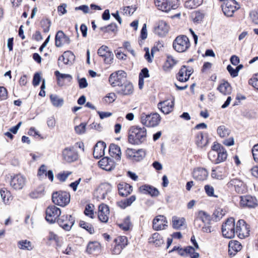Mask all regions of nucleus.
Listing matches in <instances>:
<instances>
[{"instance_id": "15", "label": "nucleus", "mask_w": 258, "mask_h": 258, "mask_svg": "<svg viewBox=\"0 0 258 258\" xmlns=\"http://www.w3.org/2000/svg\"><path fill=\"white\" fill-rule=\"evenodd\" d=\"M116 89V92L121 96H127L133 94L134 92V87L133 84L125 81L121 85L118 86Z\"/></svg>"}, {"instance_id": "22", "label": "nucleus", "mask_w": 258, "mask_h": 258, "mask_svg": "<svg viewBox=\"0 0 258 258\" xmlns=\"http://www.w3.org/2000/svg\"><path fill=\"white\" fill-rule=\"evenodd\" d=\"M240 198V204L242 207L254 208L257 205L255 198L250 196H241Z\"/></svg>"}, {"instance_id": "64", "label": "nucleus", "mask_w": 258, "mask_h": 258, "mask_svg": "<svg viewBox=\"0 0 258 258\" xmlns=\"http://www.w3.org/2000/svg\"><path fill=\"white\" fill-rule=\"evenodd\" d=\"M46 170L47 168L45 165H42L38 171L37 175L40 178H43L44 176H46Z\"/></svg>"}, {"instance_id": "62", "label": "nucleus", "mask_w": 258, "mask_h": 258, "mask_svg": "<svg viewBox=\"0 0 258 258\" xmlns=\"http://www.w3.org/2000/svg\"><path fill=\"white\" fill-rule=\"evenodd\" d=\"M72 174L71 171L63 172V173H59L57 174V178L61 181H64L70 175Z\"/></svg>"}, {"instance_id": "37", "label": "nucleus", "mask_w": 258, "mask_h": 258, "mask_svg": "<svg viewBox=\"0 0 258 258\" xmlns=\"http://www.w3.org/2000/svg\"><path fill=\"white\" fill-rule=\"evenodd\" d=\"M176 251L177 253L181 256H185L188 254L189 252H193V247L191 246H187L184 248L180 247L174 246L171 251Z\"/></svg>"}, {"instance_id": "7", "label": "nucleus", "mask_w": 258, "mask_h": 258, "mask_svg": "<svg viewBox=\"0 0 258 258\" xmlns=\"http://www.w3.org/2000/svg\"><path fill=\"white\" fill-rule=\"evenodd\" d=\"M126 74L122 70L112 73L109 78V82L112 87L119 86L125 80Z\"/></svg>"}, {"instance_id": "57", "label": "nucleus", "mask_w": 258, "mask_h": 258, "mask_svg": "<svg viewBox=\"0 0 258 258\" xmlns=\"http://www.w3.org/2000/svg\"><path fill=\"white\" fill-rule=\"evenodd\" d=\"M104 61L105 63L110 64L112 63L113 59V54L109 50L103 56Z\"/></svg>"}, {"instance_id": "61", "label": "nucleus", "mask_w": 258, "mask_h": 258, "mask_svg": "<svg viewBox=\"0 0 258 258\" xmlns=\"http://www.w3.org/2000/svg\"><path fill=\"white\" fill-rule=\"evenodd\" d=\"M131 225L130 218L128 217L125 219L123 223L119 224L120 227L125 231L130 229Z\"/></svg>"}, {"instance_id": "28", "label": "nucleus", "mask_w": 258, "mask_h": 258, "mask_svg": "<svg viewBox=\"0 0 258 258\" xmlns=\"http://www.w3.org/2000/svg\"><path fill=\"white\" fill-rule=\"evenodd\" d=\"M241 243L236 240L230 241L229 243V253L230 255H234L235 253L242 249Z\"/></svg>"}, {"instance_id": "25", "label": "nucleus", "mask_w": 258, "mask_h": 258, "mask_svg": "<svg viewBox=\"0 0 258 258\" xmlns=\"http://www.w3.org/2000/svg\"><path fill=\"white\" fill-rule=\"evenodd\" d=\"M75 59V55L71 51H65L62 55L58 58L59 61H62L65 64L72 63Z\"/></svg>"}, {"instance_id": "4", "label": "nucleus", "mask_w": 258, "mask_h": 258, "mask_svg": "<svg viewBox=\"0 0 258 258\" xmlns=\"http://www.w3.org/2000/svg\"><path fill=\"white\" fill-rule=\"evenodd\" d=\"M235 221L233 218H228L222 226L223 236L227 238L231 239L235 235Z\"/></svg>"}, {"instance_id": "26", "label": "nucleus", "mask_w": 258, "mask_h": 258, "mask_svg": "<svg viewBox=\"0 0 258 258\" xmlns=\"http://www.w3.org/2000/svg\"><path fill=\"white\" fill-rule=\"evenodd\" d=\"M228 187L234 186L235 191L238 193H242L244 190L243 183L238 179H233L228 183Z\"/></svg>"}, {"instance_id": "38", "label": "nucleus", "mask_w": 258, "mask_h": 258, "mask_svg": "<svg viewBox=\"0 0 258 258\" xmlns=\"http://www.w3.org/2000/svg\"><path fill=\"white\" fill-rule=\"evenodd\" d=\"M0 195L3 202L5 204L9 203L12 199L11 192L6 188L0 189Z\"/></svg>"}, {"instance_id": "20", "label": "nucleus", "mask_w": 258, "mask_h": 258, "mask_svg": "<svg viewBox=\"0 0 258 258\" xmlns=\"http://www.w3.org/2000/svg\"><path fill=\"white\" fill-rule=\"evenodd\" d=\"M192 73L191 69H188L185 66H183L176 76L177 79L181 82H185L188 80Z\"/></svg>"}, {"instance_id": "30", "label": "nucleus", "mask_w": 258, "mask_h": 258, "mask_svg": "<svg viewBox=\"0 0 258 258\" xmlns=\"http://www.w3.org/2000/svg\"><path fill=\"white\" fill-rule=\"evenodd\" d=\"M173 99L172 97L162 101V113L168 114L171 112L173 109Z\"/></svg>"}, {"instance_id": "6", "label": "nucleus", "mask_w": 258, "mask_h": 258, "mask_svg": "<svg viewBox=\"0 0 258 258\" xmlns=\"http://www.w3.org/2000/svg\"><path fill=\"white\" fill-rule=\"evenodd\" d=\"M127 159L134 162L142 160L146 156L145 151L142 149L136 150L132 148H127L125 152Z\"/></svg>"}, {"instance_id": "9", "label": "nucleus", "mask_w": 258, "mask_h": 258, "mask_svg": "<svg viewBox=\"0 0 258 258\" xmlns=\"http://www.w3.org/2000/svg\"><path fill=\"white\" fill-rule=\"evenodd\" d=\"M249 227L243 220H239L236 224L235 234L239 238L243 239L249 235Z\"/></svg>"}, {"instance_id": "10", "label": "nucleus", "mask_w": 258, "mask_h": 258, "mask_svg": "<svg viewBox=\"0 0 258 258\" xmlns=\"http://www.w3.org/2000/svg\"><path fill=\"white\" fill-rule=\"evenodd\" d=\"M26 182V177L21 174H18L11 176L10 184L14 189L20 190L24 187Z\"/></svg>"}, {"instance_id": "51", "label": "nucleus", "mask_w": 258, "mask_h": 258, "mask_svg": "<svg viewBox=\"0 0 258 258\" xmlns=\"http://www.w3.org/2000/svg\"><path fill=\"white\" fill-rule=\"evenodd\" d=\"M204 15L200 12H195L192 14V18L195 23H200L204 18Z\"/></svg>"}, {"instance_id": "19", "label": "nucleus", "mask_w": 258, "mask_h": 258, "mask_svg": "<svg viewBox=\"0 0 258 258\" xmlns=\"http://www.w3.org/2000/svg\"><path fill=\"white\" fill-rule=\"evenodd\" d=\"M227 175L226 169L225 167L217 166L213 169L211 172L212 178L218 180H222Z\"/></svg>"}, {"instance_id": "50", "label": "nucleus", "mask_w": 258, "mask_h": 258, "mask_svg": "<svg viewBox=\"0 0 258 258\" xmlns=\"http://www.w3.org/2000/svg\"><path fill=\"white\" fill-rule=\"evenodd\" d=\"M79 225L81 227L86 229L90 234H92L94 232L93 227L88 223H87L84 221H80Z\"/></svg>"}, {"instance_id": "1", "label": "nucleus", "mask_w": 258, "mask_h": 258, "mask_svg": "<svg viewBox=\"0 0 258 258\" xmlns=\"http://www.w3.org/2000/svg\"><path fill=\"white\" fill-rule=\"evenodd\" d=\"M147 138V130L144 126L134 125L128 130V141L133 145H139L145 142Z\"/></svg>"}, {"instance_id": "5", "label": "nucleus", "mask_w": 258, "mask_h": 258, "mask_svg": "<svg viewBox=\"0 0 258 258\" xmlns=\"http://www.w3.org/2000/svg\"><path fill=\"white\" fill-rule=\"evenodd\" d=\"M160 121V116L158 113H151L146 114L145 113L142 114L141 122L148 127H154L157 126Z\"/></svg>"}, {"instance_id": "39", "label": "nucleus", "mask_w": 258, "mask_h": 258, "mask_svg": "<svg viewBox=\"0 0 258 258\" xmlns=\"http://www.w3.org/2000/svg\"><path fill=\"white\" fill-rule=\"evenodd\" d=\"M50 99L52 105L56 107H60L63 104V99L56 95L51 94Z\"/></svg>"}, {"instance_id": "8", "label": "nucleus", "mask_w": 258, "mask_h": 258, "mask_svg": "<svg viewBox=\"0 0 258 258\" xmlns=\"http://www.w3.org/2000/svg\"><path fill=\"white\" fill-rule=\"evenodd\" d=\"M45 213L46 220L50 223H53L60 215L61 211L59 208L54 205H51L47 208Z\"/></svg>"}, {"instance_id": "53", "label": "nucleus", "mask_w": 258, "mask_h": 258, "mask_svg": "<svg viewBox=\"0 0 258 258\" xmlns=\"http://www.w3.org/2000/svg\"><path fill=\"white\" fill-rule=\"evenodd\" d=\"M41 26L43 29L44 32H48L49 30V28L51 25V22L49 20L43 19L40 22Z\"/></svg>"}, {"instance_id": "47", "label": "nucleus", "mask_w": 258, "mask_h": 258, "mask_svg": "<svg viewBox=\"0 0 258 258\" xmlns=\"http://www.w3.org/2000/svg\"><path fill=\"white\" fill-rule=\"evenodd\" d=\"M203 3V0H188L185 3L186 7L189 9H194L200 6Z\"/></svg>"}, {"instance_id": "58", "label": "nucleus", "mask_w": 258, "mask_h": 258, "mask_svg": "<svg viewBox=\"0 0 258 258\" xmlns=\"http://www.w3.org/2000/svg\"><path fill=\"white\" fill-rule=\"evenodd\" d=\"M204 189L206 193L209 197H217V196L214 195V187L209 184L205 185Z\"/></svg>"}, {"instance_id": "18", "label": "nucleus", "mask_w": 258, "mask_h": 258, "mask_svg": "<svg viewBox=\"0 0 258 258\" xmlns=\"http://www.w3.org/2000/svg\"><path fill=\"white\" fill-rule=\"evenodd\" d=\"M209 173L204 168L197 167L192 171L193 178L198 181H204L208 177Z\"/></svg>"}, {"instance_id": "21", "label": "nucleus", "mask_w": 258, "mask_h": 258, "mask_svg": "<svg viewBox=\"0 0 258 258\" xmlns=\"http://www.w3.org/2000/svg\"><path fill=\"white\" fill-rule=\"evenodd\" d=\"M106 147V144L103 141L96 143L94 147L93 156L94 158L99 159L104 155V150Z\"/></svg>"}, {"instance_id": "13", "label": "nucleus", "mask_w": 258, "mask_h": 258, "mask_svg": "<svg viewBox=\"0 0 258 258\" xmlns=\"http://www.w3.org/2000/svg\"><path fill=\"white\" fill-rule=\"evenodd\" d=\"M62 156L64 160L69 163L75 161L78 158V153L73 147L65 148L62 151Z\"/></svg>"}, {"instance_id": "44", "label": "nucleus", "mask_w": 258, "mask_h": 258, "mask_svg": "<svg viewBox=\"0 0 258 258\" xmlns=\"http://www.w3.org/2000/svg\"><path fill=\"white\" fill-rule=\"evenodd\" d=\"M54 74L57 78V83L59 85H62V83H60L61 79H67L69 82L72 79V76L69 74H61L58 71H56Z\"/></svg>"}, {"instance_id": "49", "label": "nucleus", "mask_w": 258, "mask_h": 258, "mask_svg": "<svg viewBox=\"0 0 258 258\" xmlns=\"http://www.w3.org/2000/svg\"><path fill=\"white\" fill-rule=\"evenodd\" d=\"M227 157V153L226 150L222 147L219 152H218V164L224 161Z\"/></svg>"}, {"instance_id": "46", "label": "nucleus", "mask_w": 258, "mask_h": 258, "mask_svg": "<svg viewBox=\"0 0 258 258\" xmlns=\"http://www.w3.org/2000/svg\"><path fill=\"white\" fill-rule=\"evenodd\" d=\"M44 187L43 186L38 187L30 194V197L33 199L38 198L43 195Z\"/></svg>"}, {"instance_id": "14", "label": "nucleus", "mask_w": 258, "mask_h": 258, "mask_svg": "<svg viewBox=\"0 0 258 258\" xmlns=\"http://www.w3.org/2000/svg\"><path fill=\"white\" fill-rule=\"evenodd\" d=\"M210 222V216L204 211H200L195 219L194 225L197 228L202 226L201 223L205 224H209Z\"/></svg>"}, {"instance_id": "11", "label": "nucleus", "mask_w": 258, "mask_h": 258, "mask_svg": "<svg viewBox=\"0 0 258 258\" xmlns=\"http://www.w3.org/2000/svg\"><path fill=\"white\" fill-rule=\"evenodd\" d=\"M222 7L223 13L228 17L232 16L234 13L239 8L235 0H227Z\"/></svg>"}, {"instance_id": "55", "label": "nucleus", "mask_w": 258, "mask_h": 258, "mask_svg": "<svg viewBox=\"0 0 258 258\" xmlns=\"http://www.w3.org/2000/svg\"><path fill=\"white\" fill-rule=\"evenodd\" d=\"M86 123H81L80 125L75 127V131L77 134H83L86 132Z\"/></svg>"}, {"instance_id": "41", "label": "nucleus", "mask_w": 258, "mask_h": 258, "mask_svg": "<svg viewBox=\"0 0 258 258\" xmlns=\"http://www.w3.org/2000/svg\"><path fill=\"white\" fill-rule=\"evenodd\" d=\"M136 200L135 196H132L128 199H124L118 202V205L122 209L130 206Z\"/></svg>"}, {"instance_id": "40", "label": "nucleus", "mask_w": 258, "mask_h": 258, "mask_svg": "<svg viewBox=\"0 0 258 258\" xmlns=\"http://www.w3.org/2000/svg\"><path fill=\"white\" fill-rule=\"evenodd\" d=\"M218 135L221 138H227L230 134L231 131L226 126L222 125L219 126L217 130Z\"/></svg>"}, {"instance_id": "56", "label": "nucleus", "mask_w": 258, "mask_h": 258, "mask_svg": "<svg viewBox=\"0 0 258 258\" xmlns=\"http://www.w3.org/2000/svg\"><path fill=\"white\" fill-rule=\"evenodd\" d=\"M208 157L213 163L218 164V152L210 151L208 154Z\"/></svg>"}, {"instance_id": "29", "label": "nucleus", "mask_w": 258, "mask_h": 258, "mask_svg": "<svg viewBox=\"0 0 258 258\" xmlns=\"http://www.w3.org/2000/svg\"><path fill=\"white\" fill-rule=\"evenodd\" d=\"M109 152L112 157H114L117 160H120L121 152L120 148L118 146L114 144H111L109 146Z\"/></svg>"}, {"instance_id": "32", "label": "nucleus", "mask_w": 258, "mask_h": 258, "mask_svg": "<svg viewBox=\"0 0 258 258\" xmlns=\"http://www.w3.org/2000/svg\"><path fill=\"white\" fill-rule=\"evenodd\" d=\"M176 62L177 61L172 56H168L162 68L165 72H170Z\"/></svg>"}, {"instance_id": "33", "label": "nucleus", "mask_w": 258, "mask_h": 258, "mask_svg": "<svg viewBox=\"0 0 258 258\" xmlns=\"http://www.w3.org/2000/svg\"><path fill=\"white\" fill-rule=\"evenodd\" d=\"M218 90L224 95H229L231 92V87L229 83L227 81H223L218 86Z\"/></svg>"}, {"instance_id": "31", "label": "nucleus", "mask_w": 258, "mask_h": 258, "mask_svg": "<svg viewBox=\"0 0 258 258\" xmlns=\"http://www.w3.org/2000/svg\"><path fill=\"white\" fill-rule=\"evenodd\" d=\"M141 191L144 194H149L152 197L157 196L159 194L158 189L149 185H144L140 187Z\"/></svg>"}, {"instance_id": "16", "label": "nucleus", "mask_w": 258, "mask_h": 258, "mask_svg": "<svg viewBox=\"0 0 258 258\" xmlns=\"http://www.w3.org/2000/svg\"><path fill=\"white\" fill-rule=\"evenodd\" d=\"M70 38L67 36L62 31H58L55 37V45L56 47H61L65 44L70 43Z\"/></svg>"}, {"instance_id": "43", "label": "nucleus", "mask_w": 258, "mask_h": 258, "mask_svg": "<svg viewBox=\"0 0 258 258\" xmlns=\"http://www.w3.org/2000/svg\"><path fill=\"white\" fill-rule=\"evenodd\" d=\"M226 211L221 208H217L215 210L213 214V219L215 221H218L225 215Z\"/></svg>"}, {"instance_id": "35", "label": "nucleus", "mask_w": 258, "mask_h": 258, "mask_svg": "<svg viewBox=\"0 0 258 258\" xmlns=\"http://www.w3.org/2000/svg\"><path fill=\"white\" fill-rule=\"evenodd\" d=\"M100 244L97 241L90 242L87 246L86 251L89 254L99 252Z\"/></svg>"}, {"instance_id": "52", "label": "nucleus", "mask_w": 258, "mask_h": 258, "mask_svg": "<svg viewBox=\"0 0 258 258\" xmlns=\"http://www.w3.org/2000/svg\"><path fill=\"white\" fill-rule=\"evenodd\" d=\"M161 215L157 216L153 220V228L155 230H161Z\"/></svg>"}, {"instance_id": "2", "label": "nucleus", "mask_w": 258, "mask_h": 258, "mask_svg": "<svg viewBox=\"0 0 258 258\" xmlns=\"http://www.w3.org/2000/svg\"><path fill=\"white\" fill-rule=\"evenodd\" d=\"M70 194L64 191L54 192L52 195L53 203L56 205L65 207L70 202Z\"/></svg>"}, {"instance_id": "27", "label": "nucleus", "mask_w": 258, "mask_h": 258, "mask_svg": "<svg viewBox=\"0 0 258 258\" xmlns=\"http://www.w3.org/2000/svg\"><path fill=\"white\" fill-rule=\"evenodd\" d=\"M186 225V221L185 218L181 217H178L174 216L172 218V226L173 229L179 230L181 227Z\"/></svg>"}, {"instance_id": "59", "label": "nucleus", "mask_w": 258, "mask_h": 258, "mask_svg": "<svg viewBox=\"0 0 258 258\" xmlns=\"http://www.w3.org/2000/svg\"><path fill=\"white\" fill-rule=\"evenodd\" d=\"M116 99V96L114 93H109L104 98V101L107 103H111Z\"/></svg>"}, {"instance_id": "17", "label": "nucleus", "mask_w": 258, "mask_h": 258, "mask_svg": "<svg viewBox=\"0 0 258 258\" xmlns=\"http://www.w3.org/2000/svg\"><path fill=\"white\" fill-rule=\"evenodd\" d=\"M109 215V207L105 204H102L98 207V217L99 220L103 223L108 221Z\"/></svg>"}, {"instance_id": "60", "label": "nucleus", "mask_w": 258, "mask_h": 258, "mask_svg": "<svg viewBox=\"0 0 258 258\" xmlns=\"http://www.w3.org/2000/svg\"><path fill=\"white\" fill-rule=\"evenodd\" d=\"M115 242L116 244L125 247L127 245V238L125 236H119L115 239Z\"/></svg>"}, {"instance_id": "45", "label": "nucleus", "mask_w": 258, "mask_h": 258, "mask_svg": "<svg viewBox=\"0 0 258 258\" xmlns=\"http://www.w3.org/2000/svg\"><path fill=\"white\" fill-rule=\"evenodd\" d=\"M161 236L160 234L157 232L152 235V238L149 239V242L153 243L156 246H160L161 244Z\"/></svg>"}, {"instance_id": "63", "label": "nucleus", "mask_w": 258, "mask_h": 258, "mask_svg": "<svg viewBox=\"0 0 258 258\" xmlns=\"http://www.w3.org/2000/svg\"><path fill=\"white\" fill-rule=\"evenodd\" d=\"M249 84L258 90V74H255L249 80Z\"/></svg>"}, {"instance_id": "48", "label": "nucleus", "mask_w": 258, "mask_h": 258, "mask_svg": "<svg viewBox=\"0 0 258 258\" xmlns=\"http://www.w3.org/2000/svg\"><path fill=\"white\" fill-rule=\"evenodd\" d=\"M100 29L104 33H115L117 31V26L115 23H111L107 26L101 27Z\"/></svg>"}, {"instance_id": "34", "label": "nucleus", "mask_w": 258, "mask_h": 258, "mask_svg": "<svg viewBox=\"0 0 258 258\" xmlns=\"http://www.w3.org/2000/svg\"><path fill=\"white\" fill-rule=\"evenodd\" d=\"M112 161L108 157H104L98 162L99 166L103 169L106 171H110L112 169Z\"/></svg>"}, {"instance_id": "36", "label": "nucleus", "mask_w": 258, "mask_h": 258, "mask_svg": "<svg viewBox=\"0 0 258 258\" xmlns=\"http://www.w3.org/2000/svg\"><path fill=\"white\" fill-rule=\"evenodd\" d=\"M196 142L198 147L203 148L208 144V141L207 137L205 136L203 133L200 132L197 135Z\"/></svg>"}, {"instance_id": "12", "label": "nucleus", "mask_w": 258, "mask_h": 258, "mask_svg": "<svg viewBox=\"0 0 258 258\" xmlns=\"http://www.w3.org/2000/svg\"><path fill=\"white\" fill-rule=\"evenodd\" d=\"M57 222L63 229L69 231L75 223V219L71 215H67L57 219Z\"/></svg>"}, {"instance_id": "3", "label": "nucleus", "mask_w": 258, "mask_h": 258, "mask_svg": "<svg viewBox=\"0 0 258 258\" xmlns=\"http://www.w3.org/2000/svg\"><path fill=\"white\" fill-rule=\"evenodd\" d=\"M190 46L188 38L185 35L177 36L173 43L174 49L179 52H185L189 48Z\"/></svg>"}, {"instance_id": "54", "label": "nucleus", "mask_w": 258, "mask_h": 258, "mask_svg": "<svg viewBox=\"0 0 258 258\" xmlns=\"http://www.w3.org/2000/svg\"><path fill=\"white\" fill-rule=\"evenodd\" d=\"M137 7L133 6H127L123 8V14L128 16L132 15L136 11Z\"/></svg>"}, {"instance_id": "23", "label": "nucleus", "mask_w": 258, "mask_h": 258, "mask_svg": "<svg viewBox=\"0 0 258 258\" xmlns=\"http://www.w3.org/2000/svg\"><path fill=\"white\" fill-rule=\"evenodd\" d=\"M178 6V0H162V12H168L171 9L175 10Z\"/></svg>"}, {"instance_id": "24", "label": "nucleus", "mask_w": 258, "mask_h": 258, "mask_svg": "<svg viewBox=\"0 0 258 258\" xmlns=\"http://www.w3.org/2000/svg\"><path fill=\"white\" fill-rule=\"evenodd\" d=\"M117 187L119 194L122 197L127 196L132 191V186L125 182L119 183Z\"/></svg>"}, {"instance_id": "42", "label": "nucleus", "mask_w": 258, "mask_h": 258, "mask_svg": "<svg viewBox=\"0 0 258 258\" xmlns=\"http://www.w3.org/2000/svg\"><path fill=\"white\" fill-rule=\"evenodd\" d=\"M18 245L20 249L28 250H31L34 247L32 243L27 240H23L19 241Z\"/></svg>"}]
</instances>
